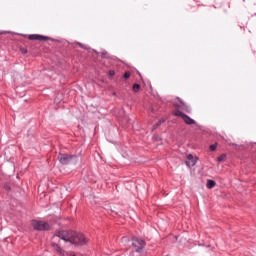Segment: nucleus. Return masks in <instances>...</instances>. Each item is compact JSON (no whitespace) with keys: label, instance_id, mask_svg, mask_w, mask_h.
<instances>
[{"label":"nucleus","instance_id":"f257e3e1","mask_svg":"<svg viewBox=\"0 0 256 256\" xmlns=\"http://www.w3.org/2000/svg\"><path fill=\"white\" fill-rule=\"evenodd\" d=\"M59 239H61V241H65V243H71L72 245H85V243H87L85 235L79 232L65 230L59 231L53 236L51 245L53 249H55L56 253L61 256H69V253L65 252V250L61 248V241H59Z\"/></svg>","mask_w":256,"mask_h":256},{"label":"nucleus","instance_id":"f03ea898","mask_svg":"<svg viewBox=\"0 0 256 256\" xmlns=\"http://www.w3.org/2000/svg\"><path fill=\"white\" fill-rule=\"evenodd\" d=\"M31 225L36 231H49L51 229V225L45 221L32 220Z\"/></svg>","mask_w":256,"mask_h":256},{"label":"nucleus","instance_id":"7ed1b4c3","mask_svg":"<svg viewBox=\"0 0 256 256\" xmlns=\"http://www.w3.org/2000/svg\"><path fill=\"white\" fill-rule=\"evenodd\" d=\"M145 240L141 238H133L132 239V246L134 247L136 253H141L143 249H145Z\"/></svg>","mask_w":256,"mask_h":256},{"label":"nucleus","instance_id":"20e7f679","mask_svg":"<svg viewBox=\"0 0 256 256\" xmlns=\"http://www.w3.org/2000/svg\"><path fill=\"white\" fill-rule=\"evenodd\" d=\"M175 117H181L184 121V123H186V125H195V120L191 117H189L188 115H186L185 113L181 112L180 110H176L174 112Z\"/></svg>","mask_w":256,"mask_h":256},{"label":"nucleus","instance_id":"39448f33","mask_svg":"<svg viewBox=\"0 0 256 256\" xmlns=\"http://www.w3.org/2000/svg\"><path fill=\"white\" fill-rule=\"evenodd\" d=\"M72 159H77L76 155H69V154H59L58 160L62 165H69Z\"/></svg>","mask_w":256,"mask_h":256},{"label":"nucleus","instance_id":"423d86ee","mask_svg":"<svg viewBox=\"0 0 256 256\" xmlns=\"http://www.w3.org/2000/svg\"><path fill=\"white\" fill-rule=\"evenodd\" d=\"M175 107H178V109H182L183 111H186V113H191V108L187 106L181 99L176 98L174 101Z\"/></svg>","mask_w":256,"mask_h":256},{"label":"nucleus","instance_id":"0eeeda50","mask_svg":"<svg viewBox=\"0 0 256 256\" xmlns=\"http://www.w3.org/2000/svg\"><path fill=\"white\" fill-rule=\"evenodd\" d=\"M28 39H30V41H49V40H51L50 37L39 35V34H30L28 36Z\"/></svg>","mask_w":256,"mask_h":256},{"label":"nucleus","instance_id":"6e6552de","mask_svg":"<svg viewBox=\"0 0 256 256\" xmlns=\"http://www.w3.org/2000/svg\"><path fill=\"white\" fill-rule=\"evenodd\" d=\"M185 163L189 169H191V167H195V165H197V158H195L193 154H188L187 161Z\"/></svg>","mask_w":256,"mask_h":256},{"label":"nucleus","instance_id":"1a4fd4ad","mask_svg":"<svg viewBox=\"0 0 256 256\" xmlns=\"http://www.w3.org/2000/svg\"><path fill=\"white\" fill-rule=\"evenodd\" d=\"M217 185L215 180H207L206 187L207 189H213Z\"/></svg>","mask_w":256,"mask_h":256},{"label":"nucleus","instance_id":"9d476101","mask_svg":"<svg viewBox=\"0 0 256 256\" xmlns=\"http://www.w3.org/2000/svg\"><path fill=\"white\" fill-rule=\"evenodd\" d=\"M162 123H165V119L162 118L160 119L153 127H152V131H155V129H157L159 127V125H161Z\"/></svg>","mask_w":256,"mask_h":256},{"label":"nucleus","instance_id":"9b49d317","mask_svg":"<svg viewBox=\"0 0 256 256\" xmlns=\"http://www.w3.org/2000/svg\"><path fill=\"white\" fill-rule=\"evenodd\" d=\"M225 159H227V156L225 154H222L220 155L218 158H217V161H219L220 163H222V161H224Z\"/></svg>","mask_w":256,"mask_h":256},{"label":"nucleus","instance_id":"f8f14e48","mask_svg":"<svg viewBox=\"0 0 256 256\" xmlns=\"http://www.w3.org/2000/svg\"><path fill=\"white\" fill-rule=\"evenodd\" d=\"M139 89H141V86H140L139 84H134V85H133V91H134L135 93H137V91H139Z\"/></svg>","mask_w":256,"mask_h":256},{"label":"nucleus","instance_id":"ddd939ff","mask_svg":"<svg viewBox=\"0 0 256 256\" xmlns=\"http://www.w3.org/2000/svg\"><path fill=\"white\" fill-rule=\"evenodd\" d=\"M217 150V144L210 145V151H216Z\"/></svg>","mask_w":256,"mask_h":256},{"label":"nucleus","instance_id":"4468645a","mask_svg":"<svg viewBox=\"0 0 256 256\" xmlns=\"http://www.w3.org/2000/svg\"><path fill=\"white\" fill-rule=\"evenodd\" d=\"M130 77H131V73L126 72V73L124 74V79H129Z\"/></svg>","mask_w":256,"mask_h":256},{"label":"nucleus","instance_id":"2eb2a0df","mask_svg":"<svg viewBox=\"0 0 256 256\" xmlns=\"http://www.w3.org/2000/svg\"><path fill=\"white\" fill-rule=\"evenodd\" d=\"M78 45H79L82 49H89V48H87V46H85V44L78 43Z\"/></svg>","mask_w":256,"mask_h":256},{"label":"nucleus","instance_id":"dca6fc26","mask_svg":"<svg viewBox=\"0 0 256 256\" xmlns=\"http://www.w3.org/2000/svg\"><path fill=\"white\" fill-rule=\"evenodd\" d=\"M109 75H110L111 77L115 76V70H110V71H109Z\"/></svg>","mask_w":256,"mask_h":256},{"label":"nucleus","instance_id":"f3484780","mask_svg":"<svg viewBox=\"0 0 256 256\" xmlns=\"http://www.w3.org/2000/svg\"><path fill=\"white\" fill-rule=\"evenodd\" d=\"M102 55L105 57V55H107V52L103 51Z\"/></svg>","mask_w":256,"mask_h":256},{"label":"nucleus","instance_id":"a211bd4d","mask_svg":"<svg viewBox=\"0 0 256 256\" xmlns=\"http://www.w3.org/2000/svg\"><path fill=\"white\" fill-rule=\"evenodd\" d=\"M122 241H127V237L122 238Z\"/></svg>","mask_w":256,"mask_h":256},{"label":"nucleus","instance_id":"6ab92c4d","mask_svg":"<svg viewBox=\"0 0 256 256\" xmlns=\"http://www.w3.org/2000/svg\"><path fill=\"white\" fill-rule=\"evenodd\" d=\"M71 256H75V254H70Z\"/></svg>","mask_w":256,"mask_h":256}]
</instances>
